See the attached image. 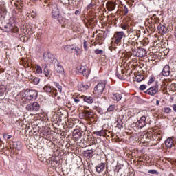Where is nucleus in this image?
Returning <instances> with one entry per match:
<instances>
[{"instance_id":"obj_1","label":"nucleus","mask_w":176,"mask_h":176,"mask_svg":"<svg viewBox=\"0 0 176 176\" xmlns=\"http://www.w3.org/2000/svg\"><path fill=\"white\" fill-rule=\"evenodd\" d=\"M25 98L28 101H35L38 98V92L34 89L26 91L25 94Z\"/></svg>"},{"instance_id":"obj_2","label":"nucleus","mask_w":176,"mask_h":176,"mask_svg":"<svg viewBox=\"0 0 176 176\" xmlns=\"http://www.w3.org/2000/svg\"><path fill=\"white\" fill-rule=\"evenodd\" d=\"M39 108H41L39 103H38V102H34L28 104L26 106L25 109L28 112H38V111H39Z\"/></svg>"},{"instance_id":"obj_3","label":"nucleus","mask_w":176,"mask_h":176,"mask_svg":"<svg viewBox=\"0 0 176 176\" xmlns=\"http://www.w3.org/2000/svg\"><path fill=\"white\" fill-rule=\"evenodd\" d=\"M4 30L6 32H14V34L19 33V27L12 25V23H7L6 25L3 26Z\"/></svg>"},{"instance_id":"obj_4","label":"nucleus","mask_w":176,"mask_h":176,"mask_svg":"<svg viewBox=\"0 0 176 176\" xmlns=\"http://www.w3.org/2000/svg\"><path fill=\"white\" fill-rule=\"evenodd\" d=\"M123 36H126L124 32H116L113 38L115 43H120V42H122V39H123Z\"/></svg>"},{"instance_id":"obj_5","label":"nucleus","mask_w":176,"mask_h":176,"mask_svg":"<svg viewBox=\"0 0 176 176\" xmlns=\"http://www.w3.org/2000/svg\"><path fill=\"white\" fill-rule=\"evenodd\" d=\"M105 89V84L103 82H99L94 88L95 94H102Z\"/></svg>"},{"instance_id":"obj_6","label":"nucleus","mask_w":176,"mask_h":176,"mask_svg":"<svg viewBox=\"0 0 176 176\" xmlns=\"http://www.w3.org/2000/svg\"><path fill=\"white\" fill-rule=\"evenodd\" d=\"M136 125L139 129H142L146 126V117L142 116L140 119L136 122Z\"/></svg>"},{"instance_id":"obj_7","label":"nucleus","mask_w":176,"mask_h":176,"mask_svg":"<svg viewBox=\"0 0 176 176\" xmlns=\"http://www.w3.org/2000/svg\"><path fill=\"white\" fill-rule=\"evenodd\" d=\"M80 74H82V75H83V76H85V78H89V75H90V69H89V68H87V67L85 66H82L80 68L79 70Z\"/></svg>"},{"instance_id":"obj_8","label":"nucleus","mask_w":176,"mask_h":176,"mask_svg":"<svg viewBox=\"0 0 176 176\" xmlns=\"http://www.w3.org/2000/svg\"><path fill=\"white\" fill-rule=\"evenodd\" d=\"M159 91V88L157 86L151 87L146 91V94L149 96H155Z\"/></svg>"},{"instance_id":"obj_9","label":"nucleus","mask_w":176,"mask_h":176,"mask_svg":"<svg viewBox=\"0 0 176 176\" xmlns=\"http://www.w3.org/2000/svg\"><path fill=\"white\" fill-rule=\"evenodd\" d=\"M161 74L164 76H170V74H171V69H170V65H166L164 67Z\"/></svg>"},{"instance_id":"obj_10","label":"nucleus","mask_w":176,"mask_h":176,"mask_svg":"<svg viewBox=\"0 0 176 176\" xmlns=\"http://www.w3.org/2000/svg\"><path fill=\"white\" fill-rule=\"evenodd\" d=\"M106 8L109 12L115 10V9L116 8V2L108 1L106 3Z\"/></svg>"},{"instance_id":"obj_11","label":"nucleus","mask_w":176,"mask_h":176,"mask_svg":"<svg viewBox=\"0 0 176 176\" xmlns=\"http://www.w3.org/2000/svg\"><path fill=\"white\" fill-rule=\"evenodd\" d=\"M58 16H60V10H58V7H57V6H54L52 12V19H56Z\"/></svg>"},{"instance_id":"obj_12","label":"nucleus","mask_w":176,"mask_h":176,"mask_svg":"<svg viewBox=\"0 0 176 176\" xmlns=\"http://www.w3.org/2000/svg\"><path fill=\"white\" fill-rule=\"evenodd\" d=\"M54 58V56L50 52H45L43 54V60H45V61H50V60H53Z\"/></svg>"},{"instance_id":"obj_13","label":"nucleus","mask_w":176,"mask_h":176,"mask_svg":"<svg viewBox=\"0 0 176 176\" xmlns=\"http://www.w3.org/2000/svg\"><path fill=\"white\" fill-rule=\"evenodd\" d=\"M73 137L76 141H78L82 138V132L79 129H75L73 132Z\"/></svg>"},{"instance_id":"obj_14","label":"nucleus","mask_w":176,"mask_h":176,"mask_svg":"<svg viewBox=\"0 0 176 176\" xmlns=\"http://www.w3.org/2000/svg\"><path fill=\"white\" fill-rule=\"evenodd\" d=\"M138 43L132 41L131 39H129L127 43H126V46H130V48L131 49L132 52H135L137 50V47H135V45Z\"/></svg>"},{"instance_id":"obj_15","label":"nucleus","mask_w":176,"mask_h":176,"mask_svg":"<svg viewBox=\"0 0 176 176\" xmlns=\"http://www.w3.org/2000/svg\"><path fill=\"white\" fill-rule=\"evenodd\" d=\"M136 56H138V57H146V50H145V48H140L139 49V50L138 51V53L136 54Z\"/></svg>"},{"instance_id":"obj_16","label":"nucleus","mask_w":176,"mask_h":176,"mask_svg":"<svg viewBox=\"0 0 176 176\" xmlns=\"http://www.w3.org/2000/svg\"><path fill=\"white\" fill-rule=\"evenodd\" d=\"M97 173L100 174V173H102L104 170H105V163H100L98 164V166L96 167Z\"/></svg>"},{"instance_id":"obj_17","label":"nucleus","mask_w":176,"mask_h":176,"mask_svg":"<svg viewBox=\"0 0 176 176\" xmlns=\"http://www.w3.org/2000/svg\"><path fill=\"white\" fill-rule=\"evenodd\" d=\"M157 30L159 31L160 34H162V35H164L166 34V32L168 30L167 28L164 26V25H159L157 26Z\"/></svg>"},{"instance_id":"obj_18","label":"nucleus","mask_w":176,"mask_h":176,"mask_svg":"<svg viewBox=\"0 0 176 176\" xmlns=\"http://www.w3.org/2000/svg\"><path fill=\"white\" fill-rule=\"evenodd\" d=\"M107 131H108L102 129L101 131L94 132V134H96V135L98 137H107Z\"/></svg>"},{"instance_id":"obj_19","label":"nucleus","mask_w":176,"mask_h":176,"mask_svg":"<svg viewBox=\"0 0 176 176\" xmlns=\"http://www.w3.org/2000/svg\"><path fill=\"white\" fill-rule=\"evenodd\" d=\"M43 91L45 93H50L52 95L54 94V89H52V86L49 84L44 86Z\"/></svg>"},{"instance_id":"obj_20","label":"nucleus","mask_w":176,"mask_h":176,"mask_svg":"<svg viewBox=\"0 0 176 176\" xmlns=\"http://www.w3.org/2000/svg\"><path fill=\"white\" fill-rule=\"evenodd\" d=\"M165 145L167 148H173V146L174 145V140L173 138H168L165 141Z\"/></svg>"},{"instance_id":"obj_21","label":"nucleus","mask_w":176,"mask_h":176,"mask_svg":"<svg viewBox=\"0 0 176 176\" xmlns=\"http://www.w3.org/2000/svg\"><path fill=\"white\" fill-rule=\"evenodd\" d=\"M56 87L57 89H54V96H57L59 93H61L63 91V87L58 84V82H56Z\"/></svg>"},{"instance_id":"obj_22","label":"nucleus","mask_w":176,"mask_h":176,"mask_svg":"<svg viewBox=\"0 0 176 176\" xmlns=\"http://www.w3.org/2000/svg\"><path fill=\"white\" fill-rule=\"evenodd\" d=\"M93 153H94L93 150H87L84 153V156L88 159H91V157H93Z\"/></svg>"},{"instance_id":"obj_23","label":"nucleus","mask_w":176,"mask_h":176,"mask_svg":"<svg viewBox=\"0 0 176 176\" xmlns=\"http://www.w3.org/2000/svg\"><path fill=\"white\" fill-rule=\"evenodd\" d=\"M111 98L114 100V101H120V100H122V95L120 94H113Z\"/></svg>"},{"instance_id":"obj_24","label":"nucleus","mask_w":176,"mask_h":176,"mask_svg":"<svg viewBox=\"0 0 176 176\" xmlns=\"http://www.w3.org/2000/svg\"><path fill=\"white\" fill-rule=\"evenodd\" d=\"M83 101L87 104H93V97L91 96H83Z\"/></svg>"},{"instance_id":"obj_25","label":"nucleus","mask_w":176,"mask_h":176,"mask_svg":"<svg viewBox=\"0 0 176 176\" xmlns=\"http://www.w3.org/2000/svg\"><path fill=\"white\" fill-rule=\"evenodd\" d=\"M6 87L5 85L0 86V97H3L5 96V93H6Z\"/></svg>"},{"instance_id":"obj_26","label":"nucleus","mask_w":176,"mask_h":176,"mask_svg":"<svg viewBox=\"0 0 176 176\" xmlns=\"http://www.w3.org/2000/svg\"><path fill=\"white\" fill-rule=\"evenodd\" d=\"M56 19L59 24L64 25V23H65V18L63 17L61 15H59Z\"/></svg>"},{"instance_id":"obj_27","label":"nucleus","mask_w":176,"mask_h":176,"mask_svg":"<svg viewBox=\"0 0 176 176\" xmlns=\"http://www.w3.org/2000/svg\"><path fill=\"white\" fill-rule=\"evenodd\" d=\"M65 50H66V52H72V51L74 50V45H65L64 47Z\"/></svg>"},{"instance_id":"obj_28","label":"nucleus","mask_w":176,"mask_h":176,"mask_svg":"<svg viewBox=\"0 0 176 176\" xmlns=\"http://www.w3.org/2000/svg\"><path fill=\"white\" fill-rule=\"evenodd\" d=\"M13 146L17 151H20L21 149V142H15L13 144Z\"/></svg>"},{"instance_id":"obj_29","label":"nucleus","mask_w":176,"mask_h":176,"mask_svg":"<svg viewBox=\"0 0 176 176\" xmlns=\"http://www.w3.org/2000/svg\"><path fill=\"white\" fill-rule=\"evenodd\" d=\"M55 69L56 72H58L59 74L61 72H64V68L61 65H57L56 66H55Z\"/></svg>"},{"instance_id":"obj_30","label":"nucleus","mask_w":176,"mask_h":176,"mask_svg":"<svg viewBox=\"0 0 176 176\" xmlns=\"http://www.w3.org/2000/svg\"><path fill=\"white\" fill-rule=\"evenodd\" d=\"M43 72L45 76H49L50 73H49V69H47V66L46 65H44L43 69Z\"/></svg>"},{"instance_id":"obj_31","label":"nucleus","mask_w":176,"mask_h":176,"mask_svg":"<svg viewBox=\"0 0 176 176\" xmlns=\"http://www.w3.org/2000/svg\"><path fill=\"white\" fill-rule=\"evenodd\" d=\"M148 28L151 31H155V30H156V25L153 22H151V23H149V25H148Z\"/></svg>"},{"instance_id":"obj_32","label":"nucleus","mask_w":176,"mask_h":176,"mask_svg":"<svg viewBox=\"0 0 176 176\" xmlns=\"http://www.w3.org/2000/svg\"><path fill=\"white\" fill-rule=\"evenodd\" d=\"M74 50L76 52V56H79V54H82V49L79 48V47H75Z\"/></svg>"},{"instance_id":"obj_33","label":"nucleus","mask_w":176,"mask_h":176,"mask_svg":"<svg viewBox=\"0 0 176 176\" xmlns=\"http://www.w3.org/2000/svg\"><path fill=\"white\" fill-rule=\"evenodd\" d=\"M136 82H142L144 80V76L142 75H138L135 76Z\"/></svg>"},{"instance_id":"obj_34","label":"nucleus","mask_w":176,"mask_h":176,"mask_svg":"<svg viewBox=\"0 0 176 176\" xmlns=\"http://www.w3.org/2000/svg\"><path fill=\"white\" fill-rule=\"evenodd\" d=\"M21 32H23L25 35H28V34H30V29L25 28V29L21 28Z\"/></svg>"},{"instance_id":"obj_35","label":"nucleus","mask_w":176,"mask_h":176,"mask_svg":"<svg viewBox=\"0 0 176 176\" xmlns=\"http://www.w3.org/2000/svg\"><path fill=\"white\" fill-rule=\"evenodd\" d=\"M115 108H116L115 104L110 105L109 107V108L107 109V111L108 112H112V111H114Z\"/></svg>"},{"instance_id":"obj_36","label":"nucleus","mask_w":176,"mask_h":176,"mask_svg":"<svg viewBox=\"0 0 176 176\" xmlns=\"http://www.w3.org/2000/svg\"><path fill=\"white\" fill-rule=\"evenodd\" d=\"M85 118H89V116H91L93 115V113L91 111H85Z\"/></svg>"},{"instance_id":"obj_37","label":"nucleus","mask_w":176,"mask_h":176,"mask_svg":"<svg viewBox=\"0 0 176 176\" xmlns=\"http://www.w3.org/2000/svg\"><path fill=\"white\" fill-rule=\"evenodd\" d=\"M38 160H40V162H46V160H47L45 157H44L42 154L38 155Z\"/></svg>"},{"instance_id":"obj_38","label":"nucleus","mask_w":176,"mask_h":176,"mask_svg":"<svg viewBox=\"0 0 176 176\" xmlns=\"http://www.w3.org/2000/svg\"><path fill=\"white\" fill-rule=\"evenodd\" d=\"M39 80H40L39 78L35 77L33 79L32 82H33L34 85H38V83H39Z\"/></svg>"},{"instance_id":"obj_39","label":"nucleus","mask_w":176,"mask_h":176,"mask_svg":"<svg viewBox=\"0 0 176 176\" xmlns=\"http://www.w3.org/2000/svg\"><path fill=\"white\" fill-rule=\"evenodd\" d=\"M3 138L6 141H7V140H10V138H12V135L3 134Z\"/></svg>"},{"instance_id":"obj_40","label":"nucleus","mask_w":176,"mask_h":176,"mask_svg":"<svg viewBox=\"0 0 176 176\" xmlns=\"http://www.w3.org/2000/svg\"><path fill=\"white\" fill-rule=\"evenodd\" d=\"M95 53H96V54H103L104 51H103L102 50L96 49V50H95Z\"/></svg>"},{"instance_id":"obj_41","label":"nucleus","mask_w":176,"mask_h":176,"mask_svg":"<svg viewBox=\"0 0 176 176\" xmlns=\"http://www.w3.org/2000/svg\"><path fill=\"white\" fill-rule=\"evenodd\" d=\"M36 72V74H42V67H41V66H37Z\"/></svg>"},{"instance_id":"obj_42","label":"nucleus","mask_w":176,"mask_h":176,"mask_svg":"<svg viewBox=\"0 0 176 176\" xmlns=\"http://www.w3.org/2000/svg\"><path fill=\"white\" fill-rule=\"evenodd\" d=\"M164 112L165 113H170V112H171V108L170 107H166L164 109Z\"/></svg>"},{"instance_id":"obj_43","label":"nucleus","mask_w":176,"mask_h":176,"mask_svg":"<svg viewBox=\"0 0 176 176\" xmlns=\"http://www.w3.org/2000/svg\"><path fill=\"white\" fill-rule=\"evenodd\" d=\"M5 12H6V8L2 7V6H0V14L5 13Z\"/></svg>"},{"instance_id":"obj_44","label":"nucleus","mask_w":176,"mask_h":176,"mask_svg":"<svg viewBox=\"0 0 176 176\" xmlns=\"http://www.w3.org/2000/svg\"><path fill=\"white\" fill-rule=\"evenodd\" d=\"M83 46H84L85 50H87L89 49V47H87V41H84V42H83Z\"/></svg>"},{"instance_id":"obj_45","label":"nucleus","mask_w":176,"mask_h":176,"mask_svg":"<svg viewBox=\"0 0 176 176\" xmlns=\"http://www.w3.org/2000/svg\"><path fill=\"white\" fill-rule=\"evenodd\" d=\"M153 82H155V78L151 77L148 82V85H152V83H153Z\"/></svg>"},{"instance_id":"obj_46","label":"nucleus","mask_w":176,"mask_h":176,"mask_svg":"<svg viewBox=\"0 0 176 176\" xmlns=\"http://www.w3.org/2000/svg\"><path fill=\"white\" fill-rule=\"evenodd\" d=\"M143 138H146V142H149V141H151V139H149V136L148 135H144L143 136Z\"/></svg>"},{"instance_id":"obj_47","label":"nucleus","mask_w":176,"mask_h":176,"mask_svg":"<svg viewBox=\"0 0 176 176\" xmlns=\"http://www.w3.org/2000/svg\"><path fill=\"white\" fill-rule=\"evenodd\" d=\"M145 89H146V85H140V90L144 91V90H145Z\"/></svg>"},{"instance_id":"obj_48","label":"nucleus","mask_w":176,"mask_h":176,"mask_svg":"<svg viewBox=\"0 0 176 176\" xmlns=\"http://www.w3.org/2000/svg\"><path fill=\"white\" fill-rule=\"evenodd\" d=\"M149 174H157V171L155 170H148Z\"/></svg>"},{"instance_id":"obj_49","label":"nucleus","mask_w":176,"mask_h":176,"mask_svg":"<svg viewBox=\"0 0 176 176\" xmlns=\"http://www.w3.org/2000/svg\"><path fill=\"white\" fill-rule=\"evenodd\" d=\"M93 6H94V5H93V3H90L89 6H87V10H89L90 9H93Z\"/></svg>"},{"instance_id":"obj_50","label":"nucleus","mask_w":176,"mask_h":176,"mask_svg":"<svg viewBox=\"0 0 176 176\" xmlns=\"http://www.w3.org/2000/svg\"><path fill=\"white\" fill-rule=\"evenodd\" d=\"M124 10L125 14H127L129 13V9L127 8L126 6L124 7Z\"/></svg>"},{"instance_id":"obj_51","label":"nucleus","mask_w":176,"mask_h":176,"mask_svg":"<svg viewBox=\"0 0 176 176\" xmlns=\"http://www.w3.org/2000/svg\"><path fill=\"white\" fill-rule=\"evenodd\" d=\"M121 28H122V30H127V25H121Z\"/></svg>"},{"instance_id":"obj_52","label":"nucleus","mask_w":176,"mask_h":176,"mask_svg":"<svg viewBox=\"0 0 176 176\" xmlns=\"http://www.w3.org/2000/svg\"><path fill=\"white\" fill-rule=\"evenodd\" d=\"M117 76H118V79H121V80H122L124 78L123 75H120V74H117Z\"/></svg>"},{"instance_id":"obj_53","label":"nucleus","mask_w":176,"mask_h":176,"mask_svg":"<svg viewBox=\"0 0 176 176\" xmlns=\"http://www.w3.org/2000/svg\"><path fill=\"white\" fill-rule=\"evenodd\" d=\"M75 14H76V16H79V14H80V11H79V10H76V11H75Z\"/></svg>"},{"instance_id":"obj_54","label":"nucleus","mask_w":176,"mask_h":176,"mask_svg":"<svg viewBox=\"0 0 176 176\" xmlns=\"http://www.w3.org/2000/svg\"><path fill=\"white\" fill-rule=\"evenodd\" d=\"M80 101V100L79 99H78V98H74V102H75L76 104L79 103Z\"/></svg>"},{"instance_id":"obj_55","label":"nucleus","mask_w":176,"mask_h":176,"mask_svg":"<svg viewBox=\"0 0 176 176\" xmlns=\"http://www.w3.org/2000/svg\"><path fill=\"white\" fill-rule=\"evenodd\" d=\"M117 126H118V129H122V127H123V126L120 124H117Z\"/></svg>"},{"instance_id":"obj_56","label":"nucleus","mask_w":176,"mask_h":176,"mask_svg":"<svg viewBox=\"0 0 176 176\" xmlns=\"http://www.w3.org/2000/svg\"><path fill=\"white\" fill-rule=\"evenodd\" d=\"M156 105H157V106L160 105V101L157 100L156 101Z\"/></svg>"},{"instance_id":"obj_57","label":"nucleus","mask_w":176,"mask_h":176,"mask_svg":"<svg viewBox=\"0 0 176 176\" xmlns=\"http://www.w3.org/2000/svg\"><path fill=\"white\" fill-rule=\"evenodd\" d=\"M173 110L175 111V112H176V104L173 105Z\"/></svg>"},{"instance_id":"obj_58","label":"nucleus","mask_w":176,"mask_h":176,"mask_svg":"<svg viewBox=\"0 0 176 176\" xmlns=\"http://www.w3.org/2000/svg\"><path fill=\"white\" fill-rule=\"evenodd\" d=\"M87 89H89V85L85 86V89L87 90Z\"/></svg>"},{"instance_id":"obj_59","label":"nucleus","mask_w":176,"mask_h":176,"mask_svg":"<svg viewBox=\"0 0 176 176\" xmlns=\"http://www.w3.org/2000/svg\"><path fill=\"white\" fill-rule=\"evenodd\" d=\"M45 3H48L47 0H45Z\"/></svg>"},{"instance_id":"obj_60","label":"nucleus","mask_w":176,"mask_h":176,"mask_svg":"<svg viewBox=\"0 0 176 176\" xmlns=\"http://www.w3.org/2000/svg\"><path fill=\"white\" fill-rule=\"evenodd\" d=\"M117 122H118V124H119V122H118V121H117Z\"/></svg>"},{"instance_id":"obj_61","label":"nucleus","mask_w":176,"mask_h":176,"mask_svg":"<svg viewBox=\"0 0 176 176\" xmlns=\"http://www.w3.org/2000/svg\"><path fill=\"white\" fill-rule=\"evenodd\" d=\"M82 87H85V86H84V85H82Z\"/></svg>"},{"instance_id":"obj_62","label":"nucleus","mask_w":176,"mask_h":176,"mask_svg":"<svg viewBox=\"0 0 176 176\" xmlns=\"http://www.w3.org/2000/svg\"><path fill=\"white\" fill-rule=\"evenodd\" d=\"M33 1H37V0H33Z\"/></svg>"}]
</instances>
